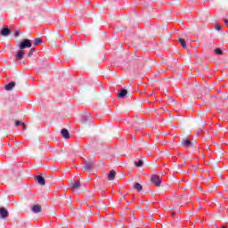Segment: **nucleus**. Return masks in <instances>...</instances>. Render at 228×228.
<instances>
[{"label":"nucleus","instance_id":"a211bd4d","mask_svg":"<svg viewBox=\"0 0 228 228\" xmlns=\"http://www.w3.org/2000/svg\"><path fill=\"white\" fill-rule=\"evenodd\" d=\"M135 167H140L143 165V160H138L134 162Z\"/></svg>","mask_w":228,"mask_h":228},{"label":"nucleus","instance_id":"4be33fe9","mask_svg":"<svg viewBox=\"0 0 228 228\" xmlns=\"http://www.w3.org/2000/svg\"><path fill=\"white\" fill-rule=\"evenodd\" d=\"M15 126H16L17 127H19V126H24V123H22V122H20V121H16V122H15Z\"/></svg>","mask_w":228,"mask_h":228},{"label":"nucleus","instance_id":"b1692460","mask_svg":"<svg viewBox=\"0 0 228 228\" xmlns=\"http://www.w3.org/2000/svg\"><path fill=\"white\" fill-rule=\"evenodd\" d=\"M224 24L227 26V28H228V20H225V19H224Z\"/></svg>","mask_w":228,"mask_h":228},{"label":"nucleus","instance_id":"423d86ee","mask_svg":"<svg viewBox=\"0 0 228 228\" xmlns=\"http://www.w3.org/2000/svg\"><path fill=\"white\" fill-rule=\"evenodd\" d=\"M12 31L8 27H5L0 30V34L2 37H8V35H10Z\"/></svg>","mask_w":228,"mask_h":228},{"label":"nucleus","instance_id":"0eeeda50","mask_svg":"<svg viewBox=\"0 0 228 228\" xmlns=\"http://www.w3.org/2000/svg\"><path fill=\"white\" fill-rule=\"evenodd\" d=\"M61 136H63V138H65V140H69V138H70V134L69 133V130H67V128H62L61 130Z\"/></svg>","mask_w":228,"mask_h":228},{"label":"nucleus","instance_id":"ddd939ff","mask_svg":"<svg viewBox=\"0 0 228 228\" xmlns=\"http://www.w3.org/2000/svg\"><path fill=\"white\" fill-rule=\"evenodd\" d=\"M90 120V114H85L82 116L81 122L82 124H86Z\"/></svg>","mask_w":228,"mask_h":228},{"label":"nucleus","instance_id":"412c9836","mask_svg":"<svg viewBox=\"0 0 228 228\" xmlns=\"http://www.w3.org/2000/svg\"><path fill=\"white\" fill-rule=\"evenodd\" d=\"M35 53V48H31L28 53V56L30 57V56H33V53Z\"/></svg>","mask_w":228,"mask_h":228},{"label":"nucleus","instance_id":"f3484780","mask_svg":"<svg viewBox=\"0 0 228 228\" xmlns=\"http://www.w3.org/2000/svg\"><path fill=\"white\" fill-rule=\"evenodd\" d=\"M39 44H42V38L37 37L34 41V45H38Z\"/></svg>","mask_w":228,"mask_h":228},{"label":"nucleus","instance_id":"6ab92c4d","mask_svg":"<svg viewBox=\"0 0 228 228\" xmlns=\"http://www.w3.org/2000/svg\"><path fill=\"white\" fill-rule=\"evenodd\" d=\"M179 43L181 44V45H182L183 48H186V41H184V39L180 38V39H179Z\"/></svg>","mask_w":228,"mask_h":228},{"label":"nucleus","instance_id":"4468645a","mask_svg":"<svg viewBox=\"0 0 228 228\" xmlns=\"http://www.w3.org/2000/svg\"><path fill=\"white\" fill-rule=\"evenodd\" d=\"M115 175H117V172H115V170H111L108 175L109 181H113L115 179Z\"/></svg>","mask_w":228,"mask_h":228},{"label":"nucleus","instance_id":"9b49d317","mask_svg":"<svg viewBox=\"0 0 228 228\" xmlns=\"http://www.w3.org/2000/svg\"><path fill=\"white\" fill-rule=\"evenodd\" d=\"M126 95H127V90L123 89L118 93V99H125Z\"/></svg>","mask_w":228,"mask_h":228},{"label":"nucleus","instance_id":"7ed1b4c3","mask_svg":"<svg viewBox=\"0 0 228 228\" xmlns=\"http://www.w3.org/2000/svg\"><path fill=\"white\" fill-rule=\"evenodd\" d=\"M8 216H10V212H8V209L5 208H0V218L4 220L5 218H8Z\"/></svg>","mask_w":228,"mask_h":228},{"label":"nucleus","instance_id":"1a4fd4ad","mask_svg":"<svg viewBox=\"0 0 228 228\" xmlns=\"http://www.w3.org/2000/svg\"><path fill=\"white\" fill-rule=\"evenodd\" d=\"M16 60L18 61H20V60H22V58H24V50H19L17 53H16Z\"/></svg>","mask_w":228,"mask_h":228},{"label":"nucleus","instance_id":"20e7f679","mask_svg":"<svg viewBox=\"0 0 228 228\" xmlns=\"http://www.w3.org/2000/svg\"><path fill=\"white\" fill-rule=\"evenodd\" d=\"M35 181H37V183H38V184H40L41 186H45V179L42 175L35 176Z\"/></svg>","mask_w":228,"mask_h":228},{"label":"nucleus","instance_id":"2eb2a0df","mask_svg":"<svg viewBox=\"0 0 228 228\" xmlns=\"http://www.w3.org/2000/svg\"><path fill=\"white\" fill-rule=\"evenodd\" d=\"M182 145H183V147H185V149H188V147L191 146V141H190L188 139L183 140Z\"/></svg>","mask_w":228,"mask_h":228},{"label":"nucleus","instance_id":"393cba45","mask_svg":"<svg viewBox=\"0 0 228 228\" xmlns=\"http://www.w3.org/2000/svg\"><path fill=\"white\" fill-rule=\"evenodd\" d=\"M19 35H20V34L19 33V31H16V32L14 33V37H19Z\"/></svg>","mask_w":228,"mask_h":228},{"label":"nucleus","instance_id":"dca6fc26","mask_svg":"<svg viewBox=\"0 0 228 228\" xmlns=\"http://www.w3.org/2000/svg\"><path fill=\"white\" fill-rule=\"evenodd\" d=\"M134 190H136L137 191H142V190H143V187L142 186V184L135 183L134 185Z\"/></svg>","mask_w":228,"mask_h":228},{"label":"nucleus","instance_id":"f257e3e1","mask_svg":"<svg viewBox=\"0 0 228 228\" xmlns=\"http://www.w3.org/2000/svg\"><path fill=\"white\" fill-rule=\"evenodd\" d=\"M33 45V43L29 39H23L20 43L18 44L19 49L24 51V49H29Z\"/></svg>","mask_w":228,"mask_h":228},{"label":"nucleus","instance_id":"f03ea898","mask_svg":"<svg viewBox=\"0 0 228 228\" xmlns=\"http://www.w3.org/2000/svg\"><path fill=\"white\" fill-rule=\"evenodd\" d=\"M151 181L156 186H158V187L161 186V178H159V176L158 175H151Z\"/></svg>","mask_w":228,"mask_h":228},{"label":"nucleus","instance_id":"5701e85b","mask_svg":"<svg viewBox=\"0 0 228 228\" xmlns=\"http://www.w3.org/2000/svg\"><path fill=\"white\" fill-rule=\"evenodd\" d=\"M216 31H221L222 30V26L216 25Z\"/></svg>","mask_w":228,"mask_h":228},{"label":"nucleus","instance_id":"a878e982","mask_svg":"<svg viewBox=\"0 0 228 228\" xmlns=\"http://www.w3.org/2000/svg\"><path fill=\"white\" fill-rule=\"evenodd\" d=\"M23 129H26V125L24 124V126H23Z\"/></svg>","mask_w":228,"mask_h":228},{"label":"nucleus","instance_id":"6e6552de","mask_svg":"<svg viewBox=\"0 0 228 228\" xmlns=\"http://www.w3.org/2000/svg\"><path fill=\"white\" fill-rule=\"evenodd\" d=\"M32 213H35L36 215L38 213H42V207L40 205H34L31 208Z\"/></svg>","mask_w":228,"mask_h":228},{"label":"nucleus","instance_id":"f8f14e48","mask_svg":"<svg viewBox=\"0 0 228 228\" xmlns=\"http://www.w3.org/2000/svg\"><path fill=\"white\" fill-rule=\"evenodd\" d=\"M92 167H94V163H92V162H86V165L84 167L85 172H90V170H92Z\"/></svg>","mask_w":228,"mask_h":228},{"label":"nucleus","instance_id":"aec40b11","mask_svg":"<svg viewBox=\"0 0 228 228\" xmlns=\"http://www.w3.org/2000/svg\"><path fill=\"white\" fill-rule=\"evenodd\" d=\"M215 53H216V54H219V55L224 54V51H222V49H220V48H216Z\"/></svg>","mask_w":228,"mask_h":228},{"label":"nucleus","instance_id":"9d476101","mask_svg":"<svg viewBox=\"0 0 228 228\" xmlns=\"http://www.w3.org/2000/svg\"><path fill=\"white\" fill-rule=\"evenodd\" d=\"M13 88H15V82H10L4 86V90H6L7 92H10V90H13Z\"/></svg>","mask_w":228,"mask_h":228},{"label":"nucleus","instance_id":"39448f33","mask_svg":"<svg viewBox=\"0 0 228 228\" xmlns=\"http://www.w3.org/2000/svg\"><path fill=\"white\" fill-rule=\"evenodd\" d=\"M69 186L74 191H77V190H79V188H81V183L77 181V182L70 183Z\"/></svg>","mask_w":228,"mask_h":228}]
</instances>
